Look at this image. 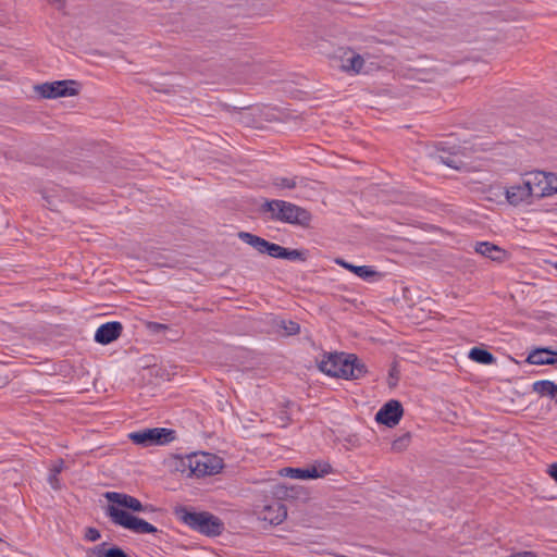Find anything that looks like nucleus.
<instances>
[{"mask_svg": "<svg viewBox=\"0 0 557 557\" xmlns=\"http://www.w3.org/2000/svg\"><path fill=\"white\" fill-rule=\"evenodd\" d=\"M533 391L541 396L556 397L557 384L549 380H541L533 383Z\"/></svg>", "mask_w": 557, "mask_h": 557, "instance_id": "nucleus-21", "label": "nucleus"}, {"mask_svg": "<svg viewBox=\"0 0 557 557\" xmlns=\"http://www.w3.org/2000/svg\"><path fill=\"white\" fill-rule=\"evenodd\" d=\"M474 250L475 252L497 262H504L508 257L505 249L490 242H478L474 246Z\"/></svg>", "mask_w": 557, "mask_h": 557, "instance_id": "nucleus-15", "label": "nucleus"}, {"mask_svg": "<svg viewBox=\"0 0 557 557\" xmlns=\"http://www.w3.org/2000/svg\"><path fill=\"white\" fill-rule=\"evenodd\" d=\"M147 329L153 334H159V333H162L163 331L168 330L169 326L166 324H162V323H158V322H148Z\"/></svg>", "mask_w": 557, "mask_h": 557, "instance_id": "nucleus-33", "label": "nucleus"}, {"mask_svg": "<svg viewBox=\"0 0 557 557\" xmlns=\"http://www.w3.org/2000/svg\"><path fill=\"white\" fill-rule=\"evenodd\" d=\"M176 517L189 527L206 536H218L224 531L223 521L209 511H195L186 506L175 509Z\"/></svg>", "mask_w": 557, "mask_h": 557, "instance_id": "nucleus-4", "label": "nucleus"}, {"mask_svg": "<svg viewBox=\"0 0 557 557\" xmlns=\"http://www.w3.org/2000/svg\"><path fill=\"white\" fill-rule=\"evenodd\" d=\"M109 546L107 542L100 543L94 547H90L86 550V557H104L103 547Z\"/></svg>", "mask_w": 557, "mask_h": 557, "instance_id": "nucleus-30", "label": "nucleus"}, {"mask_svg": "<svg viewBox=\"0 0 557 557\" xmlns=\"http://www.w3.org/2000/svg\"><path fill=\"white\" fill-rule=\"evenodd\" d=\"M335 263L367 282H376L383 277L381 272L370 265H355L342 258H336Z\"/></svg>", "mask_w": 557, "mask_h": 557, "instance_id": "nucleus-13", "label": "nucleus"}, {"mask_svg": "<svg viewBox=\"0 0 557 557\" xmlns=\"http://www.w3.org/2000/svg\"><path fill=\"white\" fill-rule=\"evenodd\" d=\"M549 356V363L550 364H556L557 363V351L553 350L552 349V354H548Z\"/></svg>", "mask_w": 557, "mask_h": 557, "instance_id": "nucleus-36", "label": "nucleus"}, {"mask_svg": "<svg viewBox=\"0 0 557 557\" xmlns=\"http://www.w3.org/2000/svg\"><path fill=\"white\" fill-rule=\"evenodd\" d=\"M333 471V467L327 461L320 460L305 468L286 467L281 470V473L292 479L309 480L323 478Z\"/></svg>", "mask_w": 557, "mask_h": 557, "instance_id": "nucleus-9", "label": "nucleus"}, {"mask_svg": "<svg viewBox=\"0 0 557 557\" xmlns=\"http://www.w3.org/2000/svg\"><path fill=\"white\" fill-rule=\"evenodd\" d=\"M256 515L259 520L272 525L281 524L287 517V509L278 499L257 506Z\"/></svg>", "mask_w": 557, "mask_h": 557, "instance_id": "nucleus-10", "label": "nucleus"}, {"mask_svg": "<svg viewBox=\"0 0 557 557\" xmlns=\"http://www.w3.org/2000/svg\"><path fill=\"white\" fill-rule=\"evenodd\" d=\"M104 557H129L120 546L103 547Z\"/></svg>", "mask_w": 557, "mask_h": 557, "instance_id": "nucleus-29", "label": "nucleus"}, {"mask_svg": "<svg viewBox=\"0 0 557 557\" xmlns=\"http://www.w3.org/2000/svg\"><path fill=\"white\" fill-rule=\"evenodd\" d=\"M388 376H389L388 385L395 386L399 380V371L397 369L396 363H394L392 366V368L389 369Z\"/></svg>", "mask_w": 557, "mask_h": 557, "instance_id": "nucleus-34", "label": "nucleus"}, {"mask_svg": "<svg viewBox=\"0 0 557 557\" xmlns=\"http://www.w3.org/2000/svg\"><path fill=\"white\" fill-rule=\"evenodd\" d=\"M274 495L277 498H284V499H298V498H307V492L301 486H285V485H277L276 490L274 492Z\"/></svg>", "mask_w": 557, "mask_h": 557, "instance_id": "nucleus-17", "label": "nucleus"}, {"mask_svg": "<svg viewBox=\"0 0 557 557\" xmlns=\"http://www.w3.org/2000/svg\"><path fill=\"white\" fill-rule=\"evenodd\" d=\"M41 195L50 210H58V200L54 195H50L48 191H42Z\"/></svg>", "mask_w": 557, "mask_h": 557, "instance_id": "nucleus-32", "label": "nucleus"}, {"mask_svg": "<svg viewBox=\"0 0 557 557\" xmlns=\"http://www.w3.org/2000/svg\"><path fill=\"white\" fill-rule=\"evenodd\" d=\"M533 197L530 182L523 180L521 184L512 185L506 189V199L512 206H519Z\"/></svg>", "mask_w": 557, "mask_h": 557, "instance_id": "nucleus-14", "label": "nucleus"}, {"mask_svg": "<svg viewBox=\"0 0 557 557\" xmlns=\"http://www.w3.org/2000/svg\"><path fill=\"white\" fill-rule=\"evenodd\" d=\"M548 332L552 334H557V331H555V329H549Z\"/></svg>", "mask_w": 557, "mask_h": 557, "instance_id": "nucleus-37", "label": "nucleus"}, {"mask_svg": "<svg viewBox=\"0 0 557 557\" xmlns=\"http://www.w3.org/2000/svg\"><path fill=\"white\" fill-rule=\"evenodd\" d=\"M555 268L557 269V262L555 263Z\"/></svg>", "mask_w": 557, "mask_h": 557, "instance_id": "nucleus-38", "label": "nucleus"}, {"mask_svg": "<svg viewBox=\"0 0 557 557\" xmlns=\"http://www.w3.org/2000/svg\"><path fill=\"white\" fill-rule=\"evenodd\" d=\"M280 326L285 331L286 335H296L300 332V325L292 320H282Z\"/></svg>", "mask_w": 557, "mask_h": 557, "instance_id": "nucleus-28", "label": "nucleus"}, {"mask_svg": "<svg viewBox=\"0 0 557 557\" xmlns=\"http://www.w3.org/2000/svg\"><path fill=\"white\" fill-rule=\"evenodd\" d=\"M320 371L332 377L357 380L368 372L366 364L354 354L331 352L318 364Z\"/></svg>", "mask_w": 557, "mask_h": 557, "instance_id": "nucleus-2", "label": "nucleus"}, {"mask_svg": "<svg viewBox=\"0 0 557 557\" xmlns=\"http://www.w3.org/2000/svg\"><path fill=\"white\" fill-rule=\"evenodd\" d=\"M261 213H268L273 221L287 223L302 228L311 227L312 214L306 208L280 199L265 200L260 207Z\"/></svg>", "mask_w": 557, "mask_h": 557, "instance_id": "nucleus-3", "label": "nucleus"}, {"mask_svg": "<svg viewBox=\"0 0 557 557\" xmlns=\"http://www.w3.org/2000/svg\"><path fill=\"white\" fill-rule=\"evenodd\" d=\"M468 356L472 361L485 366L492 364L496 360L491 351L478 346L471 348Z\"/></svg>", "mask_w": 557, "mask_h": 557, "instance_id": "nucleus-19", "label": "nucleus"}, {"mask_svg": "<svg viewBox=\"0 0 557 557\" xmlns=\"http://www.w3.org/2000/svg\"><path fill=\"white\" fill-rule=\"evenodd\" d=\"M123 332V325L119 321H110L101 324L95 333V342L101 345H109L116 341Z\"/></svg>", "mask_w": 557, "mask_h": 557, "instance_id": "nucleus-12", "label": "nucleus"}, {"mask_svg": "<svg viewBox=\"0 0 557 557\" xmlns=\"http://www.w3.org/2000/svg\"><path fill=\"white\" fill-rule=\"evenodd\" d=\"M63 469V460L60 459L53 467L50 469V474L48 476V482L52 486V488L58 490L60 487L58 474Z\"/></svg>", "mask_w": 557, "mask_h": 557, "instance_id": "nucleus-24", "label": "nucleus"}, {"mask_svg": "<svg viewBox=\"0 0 557 557\" xmlns=\"http://www.w3.org/2000/svg\"><path fill=\"white\" fill-rule=\"evenodd\" d=\"M548 354H552L550 347H539L533 349L527 357L525 361L530 364H537V366H544V364H550L549 363V356Z\"/></svg>", "mask_w": 557, "mask_h": 557, "instance_id": "nucleus-18", "label": "nucleus"}, {"mask_svg": "<svg viewBox=\"0 0 557 557\" xmlns=\"http://www.w3.org/2000/svg\"><path fill=\"white\" fill-rule=\"evenodd\" d=\"M411 434L409 432L403 434L401 436L397 437L392 443V449L394 451H403L406 449L410 443Z\"/></svg>", "mask_w": 557, "mask_h": 557, "instance_id": "nucleus-27", "label": "nucleus"}, {"mask_svg": "<svg viewBox=\"0 0 557 557\" xmlns=\"http://www.w3.org/2000/svg\"><path fill=\"white\" fill-rule=\"evenodd\" d=\"M363 64L364 60L360 54L350 52L349 55L342 61L341 67L345 72L359 73L363 67Z\"/></svg>", "mask_w": 557, "mask_h": 557, "instance_id": "nucleus-20", "label": "nucleus"}, {"mask_svg": "<svg viewBox=\"0 0 557 557\" xmlns=\"http://www.w3.org/2000/svg\"><path fill=\"white\" fill-rule=\"evenodd\" d=\"M81 83L74 79L55 81L35 86L37 94L44 99L76 96L79 92Z\"/></svg>", "mask_w": 557, "mask_h": 557, "instance_id": "nucleus-7", "label": "nucleus"}, {"mask_svg": "<svg viewBox=\"0 0 557 557\" xmlns=\"http://www.w3.org/2000/svg\"><path fill=\"white\" fill-rule=\"evenodd\" d=\"M101 537L100 531L96 528L88 527L85 531V540L89 542H96Z\"/></svg>", "mask_w": 557, "mask_h": 557, "instance_id": "nucleus-31", "label": "nucleus"}, {"mask_svg": "<svg viewBox=\"0 0 557 557\" xmlns=\"http://www.w3.org/2000/svg\"><path fill=\"white\" fill-rule=\"evenodd\" d=\"M128 438L141 447L163 446L176 438V432L173 429L166 428L143 429L129 433Z\"/></svg>", "mask_w": 557, "mask_h": 557, "instance_id": "nucleus-6", "label": "nucleus"}, {"mask_svg": "<svg viewBox=\"0 0 557 557\" xmlns=\"http://www.w3.org/2000/svg\"><path fill=\"white\" fill-rule=\"evenodd\" d=\"M104 497L109 502L106 508V515L110 518L113 524L122 527L136 534H158L162 531L158 530L154 525L146 520L133 515V512H140L149 510L153 511L152 506H144L139 499L128 494L119 492H107Z\"/></svg>", "mask_w": 557, "mask_h": 557, "instance_id": "nucleus-1", "label": "nucleus"}, {"mask_svg": "<svg viewBox=\"0 0 557 557\" xmlns=\"http://www.w3.org/2000/svg\"><path fill=\"white\" fill-rule=\"evenodd\" d=\"M441 153L437 154V159L441 163L451 168L459 169L462 161L457 157L456 152H446L444 148L438 149Z\"/></svg>", "mask_w": 557, "mask_h": 557, "instance_id": "nucleus-22", "label": "nucleus"}, {"mask_svg": "<svg viewBox=\"0 0 557 557\" xmlns=\"http://www.w3.org/2000/svg\"><path fill=\"white\" fill-rule=\"evenodd\" d=\"M544 190L541 189L542 195L552 196L557 194V174L547 173V183H545Z\"/></svg>", "mask_w": 557, "mask_h": 557, "instance_id": "nucleus-26", "label": "nucleus"}, {"mask_svg": "<svg viewBox=\"0 0 557 557\" xmlns=\"http://www.w3.org/2000/svg\"><path fill=\"white\" fill-rule=\"evenodd\" d=\"M404 416V407L397 399H389L375 413V421L387 428L396 426Z\"/></svg>", "mask_w": 557, "mask_h": 557, "instance_id": "nucleus-11", "label": "nucleus"}, {"mask_svg": "<svg viewBox=\"0 0 557 557\" xmlns=\"http://www.w3.org/2000/svg\"><path fill=\"white\" fill-rule=\"evenodd\" d=\"M188 460H190V455L177 458L175 462V468L177 471H181L182 473L186 474V476L191 478L194 466L193 462H188Z\"/></svg>", "mask_w": 557, "mask_h": 557, "instance_id": "nucleus-23", "label": "nucleus"}, {"mask_svg": "<svg viewBox=\"0 0 557 557\" xmlns=\"http://www.w3.org/2000/svg\"><path fill=\"white\" fill-rule=\"evenodd\" d=\"M238 237L244 243L255 248L258 252L268 255L275 259L305 262L309 256V251L307 249L286 248L248 232H239Z\"/></svg>", "mask_w": 557, "mask_h": 557, "instance_id": "nucleus-5", "label": "nucleus"}, {"mask_svg": "<svg viewBox=\"0 0 557 557\" xmlns=\"http://www.w3.org/2000/svg\"><path fill=\"white\" fill-rule=\"evenodd\" d=\"M297 178L298 177H293V178H288V177H281V176H277V177H274L273 178V186L277 187V188H281V189H294L297 187Z\"/></svg>", "mask_w": 557, "mask_h": 557, "instance_id": "nucleus-25", "label": "nucleus"}, {"mask_svg": "<svg viewBox=\"0 0 557 557\" xmlns=\"http://www.w3.org/2000/svg\"><path fill=\"white\" fill-rule=\"evenodd\" d=\"M527 182H530V187L532 188L533 197L535 198H544L547 195H542L541 189L544 190L545 183H547V172L536 171L532 172L525 178Z\"/></svg>", "mask_w": 557, "mask_h": 557, "instance_id": "nucleus-16", "label": "nucleus"}, {"mask_svg": "<svg viewBox=\"0 0 557 557\" xmlns=\"http://www.w3.org/2000/svg\"><path fill=\"white\" fill-rule=\"evenodd\" d=\"M188 462H193V476L195 478L218 474L223 468V460L209 453H193Z\"/></svg>", "mask_w": 557, "mask_h": 557, "instance_id": "nucleus-8", "label": "nucleus"}, {"mask_svg": "<svg viewBox=\"0 0 557 557\" xmlns=\"http://www.w3.org/2000/svg\"><path fill=\"white\" fill-rule=\"evenodd\" d=\"M547 473L557 483V462L548 466Z\"/></svg>", "mask_w": 557, "mask_h": 557, "instance_id": "nucleus-35", "label": "nucleus"}]
</instances>
